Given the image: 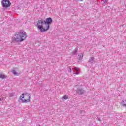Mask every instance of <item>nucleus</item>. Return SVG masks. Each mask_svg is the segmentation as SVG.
Masks as SVG:
<instances>
[{"label":"nucleus","mask_w":126,"mask_h":126,"mask_svg":"<svg viewBox=\"0 0 126 126\" xmlns=\"http://www.w3.org/2000/svg\"><path fill=\"white\" fill-rule=\"evenodd\" d=\"M63 99H64V100H67V99H68V96L67 95H64L63 96Z\"/></svg>","instance_id":"nucleus-9"},{"label":"nucleus","mask_w":126,"mask_h":126,"mask_svg":"<svg viewBox=\"0 0 126 126\" xmlns=\"http://www.w3.org/2000/svg\"><path fill=\"white\" fill-rule=\"evenodd\" d=\"M53 22L51 18H47L46 21L43 19L38 20L37 23L36 27L41 32H46L50 28V24Z\"/></svg>","instance_id":"nucleus-1"},{"label":"nucleus","mask_w":126,"mask_h":126,"mask_svg":"<svg viewBox=\"0 0 126 126\" xmlns=\"http://www.w3.org/2000/svg\"><path fill=\"white\" fill-rule=\"evenodd\" d=\"M107 2H108V0H105L104 3H107Z\"/></svg>","instance_id":"nucleus-11"},{"label":"nucleus","mask_w":126,"mask_h":126,"mask_svg":"<svg viewBox=\"0 0 126 126\" xmlns=\"http://www.w3.org/2000/svg\"><path fill=\"white\" fill-rule=\"evenodd\" d=\"M74 74H79V73H74Z\"/></svg>","instance_id":"nucleus-13"},{"label":"nucleus","mask_w":126,"mask_h":126,"mask_svg":"<svg viewBox=\"0 0 126 126\" xmlns=\"http://www.w3.org/2000/svg\"><path fill=\"white\" fill-rule=\"evenodd\" d=\"M122 106H124V107L126 106V100L123 101V102H122Z\"/></svg>","instance_id":"nucleus-7"},{"label":"nucleus","mask_w":126,"mask_h":126,"mask_svg":"<svg viewBox=\"0 0 126 126\" xmlns=\"http://www.w3.org/2000/svg\"><path fill=\"white\" fill-rule=\"evenodd\" d=\"M20 100L23 103H29L30 102V95L27 93H23L20 96Z\"/></svg>","instance_id":"nucleus-3"},{"label":"nucleus","mask_w":126,"mask_h":126,"mask_svg":"<svg viewBox=\"0 0 126 126\" xmlns=\"http://www.w3.org/2000/svg\"><path fill=\"white\" fill-rule=\"evenodd\" d=\"M3 7H9L10 6V2L8 0H3L1 2Z\"/></svg>","instance_id":"nucleus-4"},{"label":"nucleus","mask_w":126,"mask_h":126,"mask_svg":"<svg viewBox=\"0 0 126 126\" xmlns=\"http://www.w3.org/2000/svg\"><path fill=\"white\" fill-rule=\"evenodd\" d=\"M7 76L3 74H0V78H1V79H4L6 78Z\"/></svg>","instance_id":"nucleus-5"},{"label":"nucleus","mask_w":126,"mask_h":126,"mask_svg":"<svg viewBox=\"0 0 126 126\" xmlns=\"http://www.w3.org/2000/svg\"><path fill=\"white\" fill-rule=\"evenodd\" d=\"M14 94L13 93H11L9 94V97L10 98H11V97H14Z\"/></svg>","instance_id":"nucleus-8"},{"label":"nucleus","mask_w":126,"mask_h":126,"mask_svg":"<svg viewBox=\"0 0 126 126\" xmlns=\"http://www.w3.org/2000/svg\"><path fill=\"white\" fill-rule=\"evenodd\" d=\"M26 38V32H20L15 34L14 41L16 42H23Z\"/></svg>","instance_id":"nucleus-2"},{"label":"nucleus","mask_w":126,"mask_h":126,"mask_svg":"<svg viewBox=\"0 0 126 126\" xmlns=\"http://www.w3.org/2000/svg\"><path fill=\"white\" fill-rule=\"evenodd\" d=\"M15 69H17V68H15V69H14V70L12 71V73H13V74H14V75H17V74H18V73H17V72H16Z\"/></svg>","instance_id":"nucleus-6"},{"label":"nucleus","mask_w":126,"mask_h":126,"mask_svg":"<svg viewBox=\"0 0 126 126\" xmlns=\"http://www.w3.org/2000/svg\"><path fill=\"white\" fill-rule=\"evenodd\" d=\"M92 60H93L94 59V58L92 57Z\"/></svg>","instance_id":"nucleus-14"},{"label":"nucleus","mask_w":126,"mask_h":126,"mask_svg":"<svg viewBox=\"0 0 126 126\" xmlns=\"http://www.w3.org/2000/svg\"><path fill=\"white\" fill-rule=\"evenodd\" d=\"M75 70H76V71H78L79 70V69L77 67L74 68Z\"/></svg>","instance_id":"nucleus-10"},{"label":"nucleus","mask_w":126,"mask_h":126,"mask_svg":"<svg viewBox=\"0 0 126 126\" xmlns=\"http://www.w3.org/2000/svg\"><path fill=\"white\" fill-rule=\"evenodd\" d=\"M69 70H70V72L71 73L72 72V70H71V68H69Z\"/></svg>","instance_id":"nucleus-12"}]
</instances>
